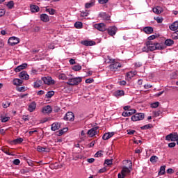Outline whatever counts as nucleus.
<instances>
[{
    "mask_svg": "<svg viewBox=\"0 0 178 178\" xmlns=\"http://www.w3.org/2000/svg\"><path fill=\"white\" fill-rule=\"evenodd\" d=\"M20 42V39L16 37H11L8 39V44L11 47H15V45H17Z\"/></svg>",
    "mask_w": 178,
    "mask_h": 178,
    "instance_id": "nucleus-3",
    "label": "nucleus"
},
{
    "mask_svg": "<svg viewBox=\"0 0 178 178\" xmlns=\"http://www.w3.org/2000/svg\"><path fill=\"white\" fill-rule=\"evenodd\" d=\"M145 45L149 46V51H155L156 49H163V46L158 42H152V41H147Z\"/></svg>",
    "mask_w": 178,
    "mask_h": 178,
    "instance_id": "nucleus-1",
    "label": "nucleus"
},
{
    "mask_svg": "<svg viewBox=\"0 0 178 178\" xmlns=\"http://www.w3.org/2000/svg\"><path fill=\"white\" fill-rule=\"evenodd\" d=\"M159 106V102H156L151 104L152 108H158Z\"/></svg>",
    "mask_w": 178,
    "mask_h": 178,
    "instance_id": "nucleus-49",
    "label": "nucleus"
},
{
    "mask_svg": "<svg viewBox=\"0 0 178 178\" xmlns=\"http://www.w3.org/2000/svg\"><path fill=\"white\" fill-rule=\"evenodd\" d=\"M119 67H122V64H120V63H113L109 65V68L111 70H116L119 69Z\"/></svg>",
    "mask_w": 178,
    "mask_h": 178,
    "instance_id": "nucleus-15",
    "label": "nucleus"
},
{
    "mask_svg": "<svg viewBox=\"0 0 178 178\" xmlns=\"http://www.w3.org/2000/svg\"><path fill=\"white\" fill-rule=\"evenodd\" d=\"M115 136L114 132H111V133H106L103 135V140H109L111 137H113Z\"/></svg>",
    "mask_w": 178,
    "mask_h": 178,
    "instance_id": "nucleus-21",
    "label": "nucleus"
},
{
    "mask_svg": "<svg viewBox=\"0 0 178 178\" xmlns=\"http://www.w3.org/2000/svg\"><path fill=\"white\" fill-rule=\"evenodd\" d=\"M94 27L99 31H106V26L104 23L95 24L94 25Z\"/></svg>",
    "mask_w": 178,
    "mask_h": 178,
    "instance_id": "nucleus-10",
    "label": "nucleus"
},
{
    "mask_svg": "<svg viewBox=\"0 0 178 178\" xmlns=\"http://www.w3.org/2000/svg\"><path fill=\"white\" fill-rule=\"evenodd\" d=\"M81 44L82 45H85L86 47H91L92 45H95V42L91 40H84L81 42Z\"/></svg>",
    "mask_w": 178,
    "mask_h": 178,
    "instance_id": "nucleus-19",
    "label": "nucleus"
},
{
    "mask_svg": "<svg viewBox=\"0 0 178 178\" xmlns=\"http://www.w3.org/2000/svg\"><path fill=\"white\" fill-rule=\"evenodd\" d=\"M59 80H67V76L65 74H60L58 75Z\"/></svg>",
    "mask_w": 178,
    "mask_h": 178,
    "instance_id": "nucleus-41",
    "label": "nucleus"
},
{
    "mask_svg": "<svg viewBox=\"0 0 178 178\" xmlns=\"http://www.w3.org/2000/svg\"><path fill=\"white\" fill-rule=\"evenodd\" d=\"M136 112H137V111H136V109H129L128 111L123 112L122 116H124V118H126L127 116H131V115H134V113H136Z\"/></svg>",
    "mask_w": 178,
    "mask_h": 178,
    "instance_id": "nucleus-14",
    "label": "nucleus"
},
{
    "mask_svg": "<svg viewBox=\"0 0 178 178\" xmlns=\"http://www.w3.org/2000/svg\"><path fill=\"white\" fill-rule=\"evenodd\" d=\"M161 113H162V112L161 111H154V116L156 118H158V116H159L161 115Z\"/></svg>",
    "mask_w": 178,
    "mask_h": 178,
    "instance_id": "nucleus-60",
    "label": "nucleus"
},
{
    "mask_svg": "<svg viewBox=\"0 0 178 178\" xmlns=\"http://www.w3.org/2000/svg\"><path fill=\"white\" fill-rule=\"evenodd\" d=\"M170 29L172 31H176L178 29V21L175 22L170 26Z\"/></svg>",
    "mask_w": 178,
    "mask_h": 178,
    "instance_id": "nucleus-23",
    "label": "nucleus"
},
{
    "mask_svg": "<svg viewBox=\"0 0 178 178\" xmlns=\"http://www.w3.org/2000/svg\"><path fill=\"white\" fill-rule=\"evenodd\" d=\"M54 95H55V92L54 91H49L47 92V93L45 95L46 98H52V97H54Z\"/></svg>",
    "mask_w": 178,
    "mask_h": 178,
    "instance_id": "nucleus-33",
    "label": "nucleus"
},
{
    "mask_svg": "<svg viewBox=\"0 0 178 178\" xmlns=\"http://www.w3.org/2000/svg\"><path fill=\"white\" fill-rule=\"evenodd\" d=\"M112 163H113V161H112V159H106V160H105V162H104V163L106 164V165H108V166H109V165H112Z\"/></svg>",
    "mask_w": 178,
    "mask_h": 178,
    "instance_id": "nucleus-50",
    "label": "nucleus"
},
{
    "mask_svg": "<svg viewBox=\"0 0 178 178\" xmlns=\"http://www.w3.org/2000/svg\"><path fill=\"white\" fill-rule=\"evenodd\" d=\"M127 134H129V136H133V134H134V133H136V131L134 130H127Z\"/></svg>",
    "mask_w": 178,
    "mask_h": 178,
    "instance_id": "nucleus-56",
    "label": "nucleus"
},
{
    "mask_svg": "<svg viewBox=\"0 0 178 178\" xmlns=\"http://www.w3.org/2000/svg\"><path fill=\"white\" fill-rule=\"evenodd\" d=\"M63 119L67 122H73L74 120V114L73 112H67Z\"/></svg>",
    "mask_w": 178,
    "mask_h": 178,
    "instance_id": "nucleus-8",
    "label": "nucleus"
},
{
    "mask_svg": "<svg viewBox=\"0 0 178 178\" xmlns=\"http://www.w3.org/2000/svg\"><path fill=\"white\" fill-rule=\"evenodd\" d=\"M65 131H67V128H64V129L60 130L58 136H62V134H63V133H65Z\"/></svg>",
    "mask_w": 178,
    "mask_h": 178,
    "instance_id": "nucleus-53",
    "label": "nucleus"
},
{
    "mask_svg": "<svg viewBox=\"0 0 178 178\" xmlns=\"http://www.w3.org/2000/svg\"><path fill=\"white\" fill-rule=\"evenodd\" d=\"M31 10L33 13L40 12V7H38L36 5H32V6H31Z\"/></svg>",
    "mask_w": 178,
    "mask_h": 178,
    "instance_id": "nucleus-25",
    "label": "nucleus"
},
{
    "mask_svg": "<svg viewBox=\"0 0 178 178\" xmlns=\"http://www.w3.org/2000/svg\"><path fill=\"white\" fill-rule=\"evenodd\" d=\"M104 172H106V168L105 167L99 170V173H104Z\"/></svg>",
    "mask_w": 178,
    "mask_h": 178,
    "instance_id": "nucleus-64",
    "label": "nucleus"
},
{
    "mask_svg": "<svg viewBox=\"0 0 178 178\" xmlns=\"http://www.w3.org/2000/svg\"><path fill=\"white\" fill-rule=\"evenodd\" d=\"M20 163V160L19 159H15L13 161V164L14 165H19Z\"/></svg>",
    "mask_w": 178,
    "mask_h": 178,
    "instance_id": "nucleus-63",
    "label": "nucleus"
},
{
    "mask_svg": "<svg viewBox=\"0 0 178 178\" xmlns=\"http://www.w3.org/2000/svg\"><path fill=\"white\" fill-rule=\"evenodd\" d=\"M35 108H37V104H35V102H33L29 105L28 110L29 112H33L35 110Z\"/></svg>",
    "mask_w": 178,
    "mask_h": 178,
    "instance_id": "nucleus-20",
    "label": "nucleus"
},
{
    "mask_svg": "<svg viewBox=\"0 0 178 178\" xmlns=\"http://www.w3.org/2000/svg\"><path fill=\"white\" fill-rule=\"evenodd\" d=\"M1 151L6 154V155H12L10 152H9V149L8 147H2Z\"/></svg>",
    "mask_w": 178,
    "mask_h": 178,
    "instance_id": "nucleus-43",
    "label": "nucleus"
},
{
    "mask_svg": "<svg viewBox=\"0 0 178 178\" xmlns=\"http://www.w3.org/2000/svg\"><path fill=\"white\" fill-rule=\"evenodd\" d=\"M153 12L156 15H159V13H162V9L161 8V7H156L153 8Z\"/></svg>",
    "mask_w": 178,
    "mask_h": 178,
    "instance_id": "nucleus-32",
    "label": "nucleus"
},
{
    "mask_svg": "<svg viewBox=\"0 0 178 178\" xmlns=\"http://www.w3.org/2000/svg\"><path fill=\"white\" fill-rule=\"evenodd\" d=\"M102 152H104V151H102V150L98 151V152L95 154V158H99L100 156H102V155H104V154H102Z\"/></svg>",
    "mask_w": 178,
    "mask_h": 178,
    "instance_id": "nucleus-45",
    "label": "nucleus"
},
{
    "mask_svg": "<svg viewBox=\"0 0 178 178\" xmlns=\"http://www.w3.org/2000/svg\"><path fill=\"white\" fill-rule=\"evenodd\" d=\"M21 70H23V68L21 67V65H19L18 67H17L15 69V72L16 73L19 72H21Z\"/></svg>",
    "mask_w": 178,
    "mask_h": 178,
    "instance_id": "nucleus-52",
    "label": "nucleus"
},
{
    "mask_svg": "<svg viewBox=\"0 0 178 178\" xmlns=\"http://www.w3.org/2000/svg\"><path fill=\"white\" fill-rule=\"evenodd\" d=\"M144 118H145L144 113H139L132 115L131 119L133 122H138V120H143Z\"/></svg>",
    "mask_w": 178,
    "mask_h": 178,
    "instance_id": "nucleus-4",
    "label": "nucleus"
},
{
    "mask_svg": "<svg viewBox=\"0 0 178 178\" xmlns=\"http://www.w3.org/2000/svg\"><path fill=\"white\" fill-rule=\"evenodd\" d=\"M88 16V12H81V17H84Z\"/></svg>",
    "mask_w": 178,
    "mask_h": 178,
    "instance_id": "nucleus-54",
    "label": "nucleus"
},
{
    "mask_svg": "<svg viewBox=\"0 0 178 178\" xmlns=\"http://www.w3.org/2000/svg\"><path fill=\"white\" fill-rule=\"evenodd\" d=\"M94 5H95V1H90V2L86 3L85 4V8L86 9H90V8H92V6H94Z\"/></svg>",
    "mask_w": 178,
    "mask_h": 178,
    "instance_id": "nucleus-31",
    "label": "nucleus"
},
{
    "mask_svg": "<svg viewBox=\"0 0 178 178\" xmlns=\"http://www.w3.org/2000/svg\"><path fill=\"white\" fill-rule=\"evenodd\" d=\"M115 97H122V95H124V91L123 90H116L114 92Z\"/></svg>",
    "mask_w": 178,
    "mask_h": 178,
    "instance_id": "nucleus-29",
    "label": "nucleus"
},
{
    "mask_svg": "<svg viewBox=\"0 0 178 178\" xmlns=\"http://www.w3.org/2000/svg\"><path fill=\"white\" fill-rule=\"evenodd\" d=\"M13 144H22L23 143V138H19L13 141Z\"/></svg>",
    "mask_w": 178,
    "mask_h": 178,
    "instance_id": "nucleus-37",
    "label": "nucleus"
},
{
    "mask_svg": "<svg viewBox=\"0 0 178 178\" xmlns=\"http://www.w3.org/2000/svg\"><path fill=\"white\" fill-rule=\"evenodd\" d=\"M13 84L14 86H22L23 84V80L15 79L13 80Z\"/></svg>",
    "mask_w": 178,
    "mask_h": 178,
    "instance_id": "nucleus-27",
    "label": "nucleus"
},
{
    "mask_svg": "<svg viewBox=\"0 0 178 178\" xmlns=\"http://www.w3.org/2000/svg\"><path fill=\"white\" fill-rule=\"evenodd\" d=\"M165 169H166V165H162L160 168V171L159 172V175H165Z\"/></svg>",
    "mask_w": 178,
    "mask_h": 178,
    "instance_id": "nucleus-36",
    "label": "nucleus"
},
{
    "mask_svg": "<svg viewBox=\"0 0 178 178\" xmlns=\"http://www.w3.org/2000/svg\"><path fill=\"white\" fill-rule=\"evenodd\" d=\"M86 83L87 84H91V83H94V79H88L86 80Z\"/></svg>",
    "mask_w": 178,
    "mask_h": 178,
    "instance_id": "nucleus-59",
    "label": "nucleus"
},
{
    "mask_svg": "<svg viewBox=\"0 0 178 178\" xmlns=\"http://www.w3.org/2000/svg\"><path fill=\"white\" fill-rule=\"evenodd\" d=\"M9 119H10V117H3L1 118V122L2 123H6V122H8Z\"/></svg>",
    "mask_w": 178,
    "mask_h": 178,
    "instance_id": "nucleus-48",
    "label": "nucleus"
},
{
    "mask_svg": "<svg viewBox=\"0 0 178 178\" xmlns=\"http://www.w3.org/2000/svg\"><path fill=\"white\" fill-rule=\"evenodd\" d=\"M107 31L109 35L113 37V35H115L118 31V28L116 26H110L108 28Z\"/></svg>",
    "mask_w": 178,
    "mask_h": 178,
    "instance_id": "nucleus-11",
    "label": "nucleus"
},
{
    "mask_svg": "<svg viewBox=\"0 0 178 178\" xmlns=\"http://www.w3.org/2000/svg\"><path fill=\"white\" fill-rule=\"evenodd\" d=\"M46 12H47L48 13H49V15H55V13H56V10L54 8H46Z\"/></svg>",
    "mask_w": 178,
    "mask_h": 178,
    "instance_id": "nucleus-34",
    "label": "nucleus"
},
{
    "mask_svg": "<svg viewBox=\"0 0 178 178\" xmlns=\"http://www.w3.org/2000/svg\"><path fill=\"white\" fill-rule=\"evenodd\" d=\"M167 141H177L178 134L177 133L170 134L165 136Z\"/></svg>",
    "mask_w": 178,
    "mask_h": 178,
    "instance_id": "nucleus-5",
    "label": "nucleus"
},
{
    "mask_svg": "<svg viewBox=\"0 0 178 178\" xmlns=\"http://www.w3.org/2000/svg\"><path fill=\"white\" fill-rule=\"evenodd\" d=\"M7 6L8 7V9H13V8L15 6V3L13 1H10L7 3Z\"/></svg>",
    "mask_w": 178,
    "mask_h": 178,
    "instance_id": "nucleus-44",
    "label": "nucleus"
},
{
    "mask_svg": "<svg viewBox=\"0 0 178 178\" xmlns=\"http://www.w3.org/2000/svg\"><path fill=\"white\" fill-rule=\"evenodd\" d=\"M168 147L169 148H175V147H176V143L173 142V143H169Z\"/></svg>",
    "mask_w": 178,
    "mask_h": 178,
    "instance_id": "nucleus-57",
    "label": "nucleus"
},
{
    "mask_svg": "<svg viewBox=\"0 0 178 178\" xmlns=\"http://www.w3.org/2000/svg\"><path fill=\"white\" fill-rule=\"evenodd\" d=\"M143 52H149V47L147 44L142 49Z\"/></svg>",
    "mask_w": 178,
    "mask_h": 178,
    "instance_id": "nucleus-46",
    "label": "nucleus"
},
{
    "mask_svg": "<svg viewBox=\"0 0 178 178\" xmlns=\"http://www.w3.org/2000/svg\"><path fill=\"white\" fill-rule=\"evenodd\" d=\"M18 91H19L20 92H23V91H26V88L24 86H22L20 88H17Z\"/></svg>",
    "mask_w": 178,
    "mask_h": 178,
    "instance_id": "nucleus-61",
    "label": "nucleus"
},
{
    "mask_svg": "<svg viewBox=\"0 0 178 178\" xmlns=\"http://www.w3.org/2000/svg\"><path fill=\"white\" fill-rule=\"evenodd\" d=\"M74 27L76 29H83V23L80 22H76L74 24Z\"/></svg>",
    "mask_w": 178,
    "mask_h": 178,
    "instance_id": "nucleus-38",
    "label": "nucleus"
},
{
    "mask_svg": "<svg viewBox=\"0 0 178 178\" xmlns=\"http://www.w3.org/2000/svg\"><path fill=\"white\" fill-rule=\"evenodd\" d=\"M42 81L44 84H47V86H54L55 84V80L52 79L51 76L42 77Z\"/></svg>",
    "mask_w": 178,
    "mask_h": 178,
    "instance_id": "nucleus-6",
    "label": "nucleus"
},
{
    "mask_svg": "<svg viewBox=\"0 0 178 178\" xmlns=\"http://www.w3.org/2000/svg\"><path fill=\"white\" fill-rule=\"evenodd\" d=\"M19 77L21 78L22 80H29L30 79V76L27 74L26 71H22L19 73Z\"/></svg>",
    "mask_w": 178,
    "mask_h": 178,
    "instance_id": "nucleus-13",
    "label": "nucleus"
},
{
    "mask_svg": "<svg viewBox=\"0 0 178 178\" xmlns=\"http://www.w3.org/2000/svg\"><path fill=\"white\" fill-rule=\"evenodd\" d=\"M156 37H158V36H156L155 35H150L148 37V40H149V41H152V40H155L156 38Z\"/></svg>",
    "mask_w": 178,
    "mask_h": 178,
    "instance_id": "nucleus-58",
    "label": "nucleus"
},
{
    "mask_svg": "<svg viewBox=\"0 0 178 178\" xmlns=\"http://www.w3.org/2000/svg\"><path fill=\"white\" fill-rule=\"evenodd\" d=\"M72 70H74V72H79V70H81V66L79 65H74L72 67Z\"/></svg>",
    "mask_w": 178,
    "mask_h": 178,
    "instance_id": "nucleus-40",
    "label": "nucleus"
},
{
    "mask_svg": "<svg viewBox=\"0 0 178 178\" xmlns=\"http://www.w3.org/2000/svg\"><path fill=\"white\" fill-rule=\"evenodd\" d=\"M42 113L49 115V113H52V107L49 105L45 106L42 109Z\"/></svg>",
    "mask_w": 178,
    "mask_h": 178,
    "instance_id": "nucleus-12",
    "label": "nucleus"
},
{
    "mask_svg": "<svg viewBox=\"0 0 178 178\" xmlns=\"http://www.w3.org/2000/svg\"><path fill=\"white\" fill-rule=\"evenodd\" d=\"M109 0H98L99 3L104 5L105 3H108Z\"/></svg>",
    "mask_w": 178,
    "mask_h": 178,
    "instance_id": "nucleus-55",
    "label": "nucleus"
},
{
    "mask_svg": "<svg viewBox=\"0 0 178 178\" xmlns=\"http://www.w3.org/2000/svg\"><path fill=\"white\" fill-rule=\"evenodd\" d=\"M143 31L146 34H152V33H154V28L151 26H146L143 29Z\"/></svg>",
    "mask_w": 178,
    "mask_h": 178,
    "instance_id": "nucleus-22",
    "label": "nucleus"
},
{
    "mask_svg": "<svg viewBox=\"0 0 178 178\" xmlns=\"http://www.w3.org/2000/svg\"><path fill=\"white\" fill-rule=\"evenodd\" d=\"M99 16L103 20L106 22H109V20H111V16L106 13H102L99 14Z\"/></svg>",
    "mask_w": 178,
    "mask_h": 178,
    "instance_id": "nucleus-16",
    "label": "nucleus"
},
{
    "mask_svg": "<svg viewBox=\"0 0 178 178\" xmlns=\"http://www.w3.org/2000/svg\"><path fill=\"white\" fill-rule=\"evenodd\" d=\"M81 81H83V79L81 77L70 78L68 79L67 84L68 86H79Z\"/></svg>",
    "mask_w": 178,
    "mask_h": 178,
    "instance_id": "nucleus-2",
    "label": "nucleus"
},
{
    "mask_svg": "<svg viewBox=\"0 0 178 178\" xmlns=\"http://www.w3.org/2000/svg\"><path fill=\"white\" fill-rule=\"evenodd\" d=\"M173 44H175V41H173V40L167 39L165 41V45H167L168 47H170L171 45H173Z\"/></svg>",
    "mask_w": 178,
    "mask_h": 178,
    "instance_id": "nucleus-28",
    "label": "nucleus"
},
{
    "mask_svg": "<svg viewBox=\"0 0 178 178\" xmlns=\"http://www.w3.org/2000/svg\"><path fill=\"white\" fill-rule=\"evenodd\" d=\"M136 74L137 73L136 72L131 71L127 73V77L130 80L132 77H134V76H136Z\"/></svg>",
    "mask_w": 178,
    "mask_h": 178,
    "instance_id": "nucleus-30",
    "label": "nucleus"
},
{
    "mask_svg": "<svg viewBox=\"0 0 178 178\" xmlns=\"http://www.w3.org/2000/svg\"><path fill=\"white\" fill-rule=\"evenodd\" d=\"M154 19H155V20H156L157 23H162V22H163V18L160 17H157Z\"/></svg>",
    "mask_w": 178,
    "mask_h": 178,
    "instance_id": "nucleus-51",
    "label": "nucleus"
},
{
    "mask_svg": "<svg viewBox=\"0 0 178 178\" xmlns=\"http://www.w3.org/2000/svg\"><path fill=\"white\" fill-rule=\"evenodd\" d=\"M2 106L3 108H9V106H10V102H6V103H3L2 104Z\"/></svg>",
    "mask_w": 178,
    "mask_h": 178,
    "instance_id": "nucleus-47",
    "label": "nucleus"
},
{
    "mask_svg": "<svg viewBox=\"0 0 178 178\" xmlns=\"http://www.w3.org/2000/svg\"><path fill=\"white\" fill-rule=\"evenodd\" d=\"M152 124H148L140 127L141 130H148V129H152Z\"/></svg>",
    "mask_w": 178,
    "mask_h": 178,
    "instance_id": "nucleus-35",
    "label": "nucleus"
},
{
    "mask_svg": "<svg viewBox=\"0 0 178 178\" xmlns=\"http://www.w3.org/2000/svg\"><path fill=\"white\" fill-rule=\"evenodd\" d=\"M157 161H158V156H152L150 158V162H152V163H156Z\"/></svg>",
    "mask_w": 178,
    "mask_h": 178,
    "instance_id": "nucleus-42",
    "label": "nucleus"
},
{
    "mask_svg": "<svg viewBox=\"0 0 178 178\" xmlns=\"http://www.w3.org/2000/svg\"><path fill=\"white\" fill-rule=\"evenodd\" d=\"M171 38L172 40H178V30L172 33Z\"/></svg>",
    "mask_w": 178,
    "mask_h": 178,
    "instance_id": "nucleus-39",
    "label": "nucleus"
},
{
    "mask_svg": "<svg viewBox=\"0 0 178 178\" xmlns=\"http://www.w3.org/2000/svg\"><path fill=\"white\" fill-rule=\"evenodd\" d=\"M38 152H49V149L47 147H42L41 146H38L37 147Z\"/></svg>",
    "mask_w": 178,
    "mask_h": 178,
    "instance_id": "nucleus-24",
    "label": "nucleus"
},
{
    "mask_svg": "<svg viewBox=\"0 0 178 178\" xmlns=\"http://www.w3.org/2000/svg\"><path fill=\"white\" fill-rule=\"evenodd\" d=\"M40 20L44 23H48L49 22V16L47 14H42L40 15Z\"/></svg>",
    "mask_w": 178,
    "mask_h": 178,
    "instance_id": "nucleus-18",
    "label": "nucleus"
},
{
    "mask_svg": "<svg viewBox=\"0 0 178 178\" xmlns=\"http://www.w3.org/2000/svg\"><path fill=\"white\" fill-rule=\"evenodd\" d=\"M98 129H99V127H93L88 130L87 134L90 137H94V136H97V134H98Z\"/></svg>",
    "mask_w": 178,
    "mask_h": 178,
    "instance_id": "nucleus-9",
    "label": "nucleus"
},
{
    "mask_svg": "<svg viewBox=\"0 0 178 178\" xmlns=\"http://www.w3.org/2000/svg\"><path fill=\"white\" fill-rule=\"evenodd\" d=\"M130 170L127 167H123L121 173L118 174V178H124L127 175H129Z\"/></svg>",
    "mask_w": 178,
    "mask_h": 178,
    "instance_id": "nucleus-7",
    "label": "nucleus"
},
{
    "mask_svg": "<svg viewBox=\"0 0 178 178\" xmlns=\"http://www.w3.org/2000/svg\"><path fill=\"white\" fill-rule=\"evenodd\" d=\"M60 126H62V124L59 122L53 123L51 124V130L52 131H56V130H59Z\"/></svg>",
    "mask_w": 178,
    "mask_h": 178,
    "instance_id": "nucleus-17",
    "label": "nucleus"
},
{
    "mask_svg": "<svg viewBox=\"0 0 178 178\" xmlns=\"http://www.w3.org/2000/svg\"><path fill=\"white\" fill-rule=\"evenodd\" d=\"M42 86V80H38L34 82L33 83V87L34 88H40Z\"/></svg>",
    "mask_w": 178,
    "mask_h": 178,
    "instance_id": "nucleus-26",
    "label": "nucleus"
},
{
    "mask_svg": "<svg viewBox=\"0 0 178 178\" xmlns=\"http://www.w3.org/2000/svg\"><path fill=\"white\" fill-rule=\"evenodd\" d=\"M167 173H168L169 175H172V173H175V170H173V169L172 168H169L167 170Z\"/></svg>",
    "mask_w": 178,
    "mask_h": 178,
    "instance_id": "nucleus-62",
    "label": "nucleus"
}]
</instances>
